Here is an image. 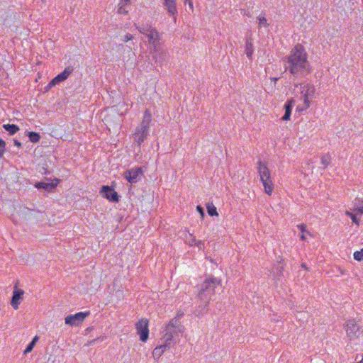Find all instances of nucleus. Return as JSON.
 I'll return each instance as SVG.
<instances>
[{"instance_id":"1","label":"nucleus","mask_w":363,"mask_h":363,"mask_svg":"<svg viewBox=\"0 0 363 363\" xmlns=\"http://www.w3.org/2000/svg\"><path fill=\"white\" fill-rule=\"evenodd\" d=\"M289 70L294 76L306 74L311 71V65L308 60V55L304 47L301 44L296 45L287 57Z\"/></svg>"},{"instance_id":"2","label":"nucleus","mask_w":363,"mask_h":363,"mask_svg":"<svg viewBox=\"0 0 363 363\" xmlns=\"http://www.w3.org/2000/svg\"><path fill=\"white\" fill-rule=\"evenodd\" d=\"M316 93L315 86L311 83L299 84V102L296 106V111L302 113L308 110L315 99Z\"/></svg>"},{"instance_id":"3","label":"nucleus","mask_w":363,"mask_h":363,"mask_svg":"<svg viewBox=\"0 0 363 363\" xmlns=\"http://www.w3.org/2000/svg\"><path fill=\"white\" fill-rule=\"evenodd\" d=\"M221 284V279L213 276L207 277L199 286L197 296L201 301L208 303L212 296L214 295L216 289Z\"/></svg>"},{"instance_id":"4","label":"nucleus","mask_w":363,"mask_h":363,"mask_svg":"<svg viewBox=\"0 0 363 363\" xmlns=\"http://www.w3.org/2000/svg\"><path fill=\"white\" fill-rule=\"evenodd\" d=\"M257 170L264 187V192L268 196H271L274 189V184L271 171L267 163L262 160H258L257 162Z\"/></svg>"},{"instance_id":"5","label":"nucleus","mask_w":363,"mask_h":363,"mask_svg":"<svg viewBox=\"0 0 363 363\" xmlns=\"http://www.w3.org/2000/svg\"><path fill=\"white\" fill-rule=\"evenodd\" d=\"M135 26L141 34L147 37L148 43L154 46L153 51L157 52L158 50L157 45L160 43L162 38L158 30L152 26H140L135 23Z\"/></svg>"},{"instance_id":"6","label":"nucleus","mask_w":363,"mask_h":363,"mask_svg":"<svg viewBox=\"0 0 363 363\" xmlns=\"http://www.w3.org/2000/svg\"><path fill=\"white\" fill-rule=\"evenodd\" d=\"M345 330L347 337L354 340L363 334V324L355 318L349 319L345 323Z\"/></svg>"},{"instance_id":"7","label":"nucleus","mask_w":363,"mask_h":363,"mask_svg":"<svg viewBox=\"0 0 363 363\" xmlns=\"http://www.w3.org/2000/svg\"><path fill=\"white\" fill-rule=\"evenodd\" d=\"M90 315V311H81L74 314H69L65 318V323L71 327L80 326L86 318Z\"/></svg>"},{"instance_id":"8","label":"nucleus","mask_w":363,"mask_h":363,"mask_svg":"<svg viewBox=\"0 0 363 363\" xmlns=\"http://www.w3.org/2000/svg\"><path fill=\"white\" fill-rule=\"evenodd\" d=\"M135 328L140 340L143 342H146L150 334L149 320L145 318L138 320L135 324Z\"/></svg>"},{"instance_id":"9","label":"nucleus","mask_w":363,"mask_h":363,"mask_svg":"<svg viewBox=\"0 0 363 363\" xmlns=\"http://www.w3.org/2000/svg\"><path fill=\"white\" fill-rule=\"evenodd\" d=\"M184 242L189 247H196L199 250L205 249V241L203 240L197 239L194 233L187 232L184 235Z\"/></svg>"},{"instance_id":"10","label":"nucleus","mask_w":363,"mask_h":363,"mask_svg":"<svg viewBox=\"0 0 363 363\" xmlns=\"http://www.w3.org/2000/svg\"><path fill=\"white\" fill-rule=\"evenodd\" d=\"M72 71L73 68L72 67H67L62 72L57 74L50 82V83L46 86L45 89L48 90L52 86L58 84L60 82L65 81L68 78Z\"/></svg>"},{"instance_id":"11","label":"nucleus","mask_w":363,"mask_h":363,"mask_svg":"<svg viewBox=\"0 0 363 363\" xmlns=\"http://www.w3.org/2000/svg\"><path fill=\"white\" fill-rule=\"evenodd\" d=\"M143 170L141 167H135L124 172L123 177L130 184H135L139 180V177L142 175Z\"/></svg>"},{"instance_id":"12","label":"nucleus","mask_w":363,"mask_h":363,"mask_svg":"<svg viewBox=\"0 0 363 363\" xmlns=\"http://www.w3.org/2000/svg\"><path fill=\"white\" fill-rule=\"evenodd\" d=\"M100 194L109 201L117 203L119 201V196L118 193L109 186H102L100 190Z\"/></svg>"},{"instance_id":"13","label":"nucleus","mask_w":363,"mask_h":363,"mask_svg":"<svg viewBox=\"0 0 363 363\" xmlns=\"http://www.w3.org/2000/svg\"><path fill=\"white\" fill-rule=\"evenodd\" d=\"M24 294V291L18 288L17 286H14L13 291V296L11 301V305L12 307L17 310L19 308V305L23 298V296Z\"/></svg>"},{"instance_id":"14","label":"nucleus","mask_w":363,"mask_h":363,"mask_svg":"<svg viewBox=\"0 0 363 363\" xmlns=\"http://www.w3.org/2000/svg\"><path fill=\"white\" fill-rule=\"evenodd\" d=\"M149 134V130L137 127L134 133L133 134V138L135 143L138 146H140L144 140L147 138Z\"/></svg>"},{"instance_id":"15","label":"nucleus","mask_w":363,"mask_h":363,"mask_svg":"<svg viewBox=\"0 0 363 363\" xmlns=\"http://www.w3.org/2000/svg\"><path fill=\"white\" fill-rule=\"evenodd\" d=\"M163 5L169 14L173 16L174 21L176 22L177 15V0H163Z\"/></svg>"},{"instance_id":"16","label":"nucleus","mask_w":363,"mask_h":363,"mask_svg":"<svg viewBox=\"0 0 363 363\" xmlns=\"http://www.w3.org/2000/svg\"><path fill=\"white\" fill-rule=\"evenodd\" d=\"M164 333L162 337V339L164 340V343L171 347V344L174 340V336L177 335L179 332L173 329L164 327Z\"/></svg>"},{"instance_id":"17","label":"nucleus","mask_w":363,"mask_h":363,"mask_svg":"<svg viewBox=\"0 0 363 363\" xmlns=\"http://www.w3.org/2000/svg\"><path fill=\"white\" fill-rule=\"evenodd\" d=\"M131 5V0H119L117 5V13L120 15H127Z\"/></svg>"},{"instance_id":"18","label":"nucleus","mask_w":363,"mask_h":363,"mask_svg":"<svg viewBox=\"0 0 363 363\" xmlns=\"http://www.w3.org/2000/svg\"><path fill=\"white\" fill-rule=\"evenodd\" d=\"M295 104L294 99L291 98L286 102L284 106L285 111L284 115L281 117V120L284 121H289L291 118L292 108Z\"/></svg>"},{"instance_id":"19","label":"nucleus","mask_w":363,"mask_h":363,"mask_svg":"<svg viewBox=\"0 0 363 363\" xmlns=\"http://www.w3.org/2000/svg\"><path fill=\"white\" fill-rule=\"evenodd\" d=\"M152 122V114L149 110L144 111L143 119L138 127L149 130Z\"/></svg>"},{"instance_id":"20","label":"nucleus","mask_w":363,"mask_h":363,"mask_svg":"<svg viewBox=\"0 0 363 363\" xmlns=\"http://www.w3.org/2000/svg\"><path fill=\"white\" fill-rule=\"evenodd\" d=\"M165 327L177 330L180 333H183L184 330L181 322L177 318L171 319L169 323L166 324Z\"/></svg>"},{"instance_id":"21","label":"nucleus","mask_w":363,"mask_h":363,"mask_svg":"<svg viewBox=\"0 0 363 363\" xmlns=\"http://www.w3.org/2000/svg\"><path fill=\"white\" fill-rule=\"evenodd\" d=\"M60 182V179H55L52 183L46 182H38L35 184V186L38 189H44L47 191H50L55 189Z\"/></svg>"},{"instance_id":"22","label":"nucleus","mask_w":363,"mask_h":363,"mask_svg":"<svg viewBox=\"0 0 363 363\" xmlns=\"http://www.w3.org/2000/svg\"><path fill=\"white\" fill-rule=\"evenodd\" d=\"M245 52L248 57L251 60L254 53V44L252 38H247L245 40Z\"/></svg>"},{"instance_id":"23","label":"nucleus","mask_w":363,"mask_h":363,"mask_svg":"<svg viewBox=\"0 0 363 363\" xmlns=\"http://www.w3.org/2000/svg\"><path fill=\"white\" fill-rule=\"evenodd\" d=\"M167 348H170V347L165 343L157 346L152 351V357L154 359H159L160 357L164 354Z\"/></svg>"},{"instance_id":"24","label":"nucleus","mask_w":363,"mask_h":363,"mask_svg":"<svg viewBox=\"0 0 363 363\" xmlns=\"http://www.w3.org/2000/svg\"><path fill=\"white\" fill-rule=\"evenodd\" d=\"M297 228L301 232V235L300 236L301 240H306L307 239V236L313 237L312 233L306 229V225L301 223L297 225Z\"/></svg>"},{"instance_id":"25","label":"nucleus","mask_w":363,"mask_h":363,"mask_svg":"<svg viewBox=\"0 0 363 363\" xmlns=\"http://www.w3.org/2000/svg\"><path fill=\"white\" fill-rule=\"evenodd\" d=\"M3 127L10 135H14L19 130V127L15 124H4Z\"/></svg>"},{"instance_id":"26","label":"nucleus","mask_w":363,"mask_h":363,"mask_svg":"<svg viewBox=\"0 0 363 363\" xmlns=\"http://www.w3.org/2000/svg\"><path fill=\"white\" fill-rule=\"evenodd\" d=\"M206 210H207L208 215L211 216H218L217 208L213 205V203H208L206 204Z\"/></svg>"},{"instance_id":"27","label":"nucleus","mask_w":363,"mask_h":363,"mask_svg":"<svg viewBox=\"0 0 363 363\" xmlns=\"http://www.w3.org/2000/svg\"><path fill=\"white\" fill-rule=\"evenodd\" d=\"M320 162L325 169L327 168L331 162L330 155L329 154L322 155Z\"/></svg>"},{"instance_id":"28","label":"nucleus","mask_w":363,"mask_h":363,"mask_svg":"<svg viewBox=\"0 0 363 363\" xmlns=\"http://www.w3.org/2000/svg\"><path fill=\"white\" fill-rule=\"evenodd\" d=\"M38 340V337L35 336L33 337V340L28 345V346L25 349L23 353L26 354L30 352L33 350V347H35V343L37 342Z\"/></svg>"},{"instance_id":"29","label":"nucleus","mask_w":363,"mask_h":363,"mask_svg":"<svg viewBox=\"0 0 363 363\" xmlns=\"http://www.w3.org/2000/svg\"><path fill=\"white\" fill-rule=\"evenodd\" d=\"M28 135L29 137L30 140L32 143H37L40 139V135L35 132H33V131L28 132Z\"/></svg>"},{"instance_id":"30","label":"nucleus","mask_w":363,"mask_h":363,"mask_svg":"<svg viewBox=\"0 0 363 363\" xmlns=\"http://www.w3.org/2000/svg\"><path fill=\"white\" fill-rule=\"evenodd\" d=\"M257 20L259 21V27L267 28L268 26V23H267V18H265L264 15H259L257 17Z\"/></svg>"},{"instance_id":"31","label":"nucleus","mask_w":363,"mask_h":363,"mask_svg":"<svg viewBox=\"0 0 363 363\" xmlns=\"http://www.w3.org/2000/svg\"><path fill=\"white\" fill-rule=\"evenodd\" d=\"M354 259L357 261H363V248L360 250L355 251L353 253Z\"/></svg>"},{"instance_id":"32","label":"nucleus","mask_w":363,"mask_h":363,"mask_svg":"<svg viewBox=\"0 0 363 363\" xmlns=\"http://www.w3.org/2000/svg\"><path fill=\"white\" fill-rule=\"evenodd\" d=\"M345 215L347 216L348 217H350L352 219V222L354 223H355L357 226L359 225V219H357V218L356 217V216L354 213L347 211L345 212Z\"/></svg>"},{"instance_id":"33","label":"nucleus","mask_w":363,"mask_h":363,"mask_svg":"<svg viewBox=\"0 0 363 363\" xmlns=\"http://www.w3.org/2000/svg\"><path fill=\"white\" fill-rule=\"evenodd\" d=\"M133 38H134V37H133V35L132 34H130V33H126V34L124 35L123 38V41L124 43H127V42H128V41H130V40H132Z\"/></svg>"},{"instance_id":"34","label":"nucleus","mask_w":363,"mask_h":363,"mask_svg":"<svg viewBox=\"0 0 363 363\" xmlns=\"http://www.w3.org/2000/svg\"><path fill=\"white\" fill-rule=\"evenodd\" d=\"M354 211L360 215L363 214V205L356 206L354 208Z\"/></svg>"},{"instance_id":"35","label":"nucleus","mask_w":363,"mask_h":363,"mask_svg":"<svg viewBox=\"0 0 363 363\" xmlns=\"http://www.w3.org/2000/svg\"><path fill=\"white\" fill-rule=\"evenodd\" d=\"M196 211L199 212L201 218H203V217L205 216V213H204V211H203V208L201 206H196Z\"/></svg>"},{"instance_id":"36","label":"nucleus","mask_w":363,"mask_h":363,"mask_svg":"<svg viewBox=\"0 0 363 363\" xmlns=\"http://www.w3.org/2000/svg\"><path fill=\"white\" fill-rule=\"evenodd\" d=\"M184 4H187L190 10L194 11V4L192 0H184Z\"/></svg>"},{"instance_id":"37","label":"nucleus","mask_w":363,"mask_h":363,"mask_svg":"<svg viewBox=\"0 0 363 363\" xmlns=\"http://www.w3.org/2000/svg\"><path fill=\"white\" fill-rule=\"evenodd\" d=\"M6 147V143L4 140L0 138V147H2V152L0 153V156H1L2 153L4 152V148Z\"/></svg>"},{"instance_id":"38","label":"nucleus","mask_w":363,"mask_h":363,"mask_svg":"<svg viewBox=\"0 0 363 363\" xmlns=\"http://www.w3.org/2000/svg\"><path fill=\"white\" fill-rule=\"evenodd\" d=\"M122 105L124 106H126V108H125V112H127L128 111V104H126L125 102H123L122 104L121 103H119L118 104V106H121Z\"/></svg>"},{"instance_id":"39","label":"nucleus","mask_w":363,"mask_h":363,"mask_svg":"<svg viewBox=\"0 0 363 363\" xmlns=\"http://www.w3.org/2000/svg\"><path fill=\"white\" fill-rule=\"evenodd\" d=\"M14 145L16 146H17L18 147H21V143L19 142L18 140H14Z\"/></svg>"},{"instance_id":"40","label":"nucleus","mask_w":363,"mask_h":363,"mask_svg":"<svg viewBox=\"0 0 363 363\" xmlns=\"http://www.w3.org/2000/svg\"><path fill=\"white\" fill-rule=\"evenodd\" d=\"M278 79L279 78L277 77H273L271 79L272 82H273L274 84L277 82Z\"/></svg>"},{"instance_id":"41","label":"nucleus","mask_w":363,"mask_h":363,"mask_svg":"<svg viewBox=\"0 0 363 363\" xmlns=\"http://www.w3.org/2000/svg\"><path fill=\"white\" fill-rule=\"evenodd\" d=\"M301 267H302V268H303V269H306H306H308V268H307V267H306V264H304V263L301 264Z\"/></svg>"},{"instance_id":"42","label":"nucleus","mask_w":363,"mask_h":363,"mask_svg":"<svg viewBox=\"0 0 363 363\" xmlns=\"http://www.w3.org/2000/svg\"><path fill=\"white\" fill-rule=\"evenodd\" d=\"M357 363H363V354L362 355V359Z\"/></svg>"},{"instance_id":"43","label":"nucleus","mask_w":363,"mask_h":363,"mask_svg":"<svg viewBox=\"0 0 363 363\" xmlns=\"http://www.w3.org/2000/svg\"><path fill=\"white\" fill-rule=\"evenodd\" d=\"M46 0H42L43 2H45Z\"/></svg>"}]
</instances>
